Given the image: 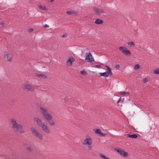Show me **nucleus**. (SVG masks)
Here are the masks:
<instances>
[{
	"instance_id": "10",
	"label": "nucleus",
	"mask_w": 159,
	"mask_h": 159,
	"mask_svg": "<svg viewBox=\"0 0 159 159\" xmlns=\"http://www.w3.org/2000/svg\"><path fill=\"white\" fill-rule=\"evenodd\" d=\"M74 58L72 57H70L69 58L66 62V65L68 66H72L73 63L75 61Z\"/></svg>"
},
{
	"instance_id": "26",
	"label": "nucleus",
	"mask_w": 159,
	"mask_h": 159,
	"mask_svg": "<svg viewBox=\"0 0 159 159\" xmlns=\"http://www.w3.org/2000/svg\"><path fill=\"white\" fill-rule=\"evenodd\" d=\"M154 73L155 74H159V69H157L154 70Z\"/></svg>"
},
{
	"instance_id": "28",
	"label": "nucleus",
	"mask_w": 159,
	"mask_h": 159,
	"mask_svg": "<svg viewBox=\"0 0 159 159\" xmlns=\"http://www.w3.org/2000/svg\"><path fill=\"white\" fill-rule=\"evenodd\" d=\"M140 66L138 64H137L135 65L134 66V69L135 70H137L139 68Z\"/></svg>"
},
{
	"instance_id": "19",
	"label": "nucleus",
	"mask_w": 159,
	"mask_h": 159,
	"mask_svg": "<svg viewBox=\"0 0 159 159\" xmlns=\"http://www.w3.org/2000/svg\"><path fill=\"white\" fill-rule=\"evenodd\" d=\"M38 7L40 9L45 10L46 9V8L45 6H42L40 4H39L38 5Z\"/></svg>"
},
{
	"instance_id": "1",
	"label": "nucleus",
	"mask_w": 159,
	"mask_h": 159,
	"mask_svg": "<svg viewBox=\"0 0 159 159\" xmlns=\"http://www.w3.org/2000/svg\"><path fill=\"white\" fill-rule=\"evenodd\" d=\"M10 121L11 122L12 128L15 132L19 134H23L25 133L22 125L18 124L16 119L11 118Z\"/></svg>"
},
{
	"instance_id": "18",
	"label": "nucleus",
	"mask_w": 159,
	"mask_h": 159,
	"mask_svg": "<svg viewBox=\"0 0 159 159\" xmlns=\"http://www.w3.org/2000/svg\"><path fill=\"white\" fill-rule=\"evenodd\" d=\"M66 13L70 15H74L75 14V11H68L66 12Z\"/></svg>"
},
{
	"instance_id": "6",
	"label": "nucleus",
	"mask_w": 159,
	"mask_h": 159,
	"mask_svg": "<svg viewBox=\"0 0 159 159\" xmlns=\"http://www.w3.org/2000/svg\"><path fill=\"white\" fill-rule=\"evenodd\" d=\"M22 88L25 91L33 92L34 90V89L33 86L28 84H24L22 86Z\"/></svg>"
},
{
	"instance_id": "31",
	"label": "nucleus",
	"mask_w": 159,
	"mask_h": 159,
	"mask_svg": "<svg viewBox=\"0 0 159 159\" xmlns=\"http://www.w3.org/2000/svg\"><path fill=\"white\" fill-rule=\"evenodd\" d=\"M61 36L62 37H67V34H63Z\"/></svg>"
},
{
	"instance_id": "21",
	"label": "nucleus",
	"mask_w": 159,
	"mask_h": 159,
	"mask_svg": "<svg viewBox=\"0 0 159 159\" xmlns=\"http://www.w3.org/2000/svg\"><path fill=\"white\" fill-rule=\"evenodd\" d=\"M100 157L103 159H108L109 158L102 153L99 154Z\"/></svg>"
},
{
	"instance_id": "17",
	"label": "nucleus",
	"mask_w": 159,
	"mask_h": 159,
	"mask_svg": "<svg viewBox=\"0 0 159 159\" xmlns=\"http://www.w3.org/2000/svg\"><path fill=\"white\" fill-rule=\"evenodd\" d=\"M103 23V21L100 19H97L95 21V23L97 24H101Z\"/></svg>"
},
{
	"instance_id": "15",
	"label": "nucleus",
	"mask_w": 159,
	"mask_h": 159,
	"mask_svg": "<svg viewBox=\"0 0 159 159\" xmlns=\"http://www.w3.org/2000/svg\"><path fill=\"white\" fill-rule=\"evenodd\" d=\"M127 136L128 137L131 138L136 139L138 137L137 135L135 134H128L127 135Z\"/></svg>"
},
{
	"instance_id": "30",
	"label": "nucleus",
	"mask_w": 159,
	"mask_h": 159,
	"mask_svg": "<svg viewBox=\"0 0 159 159\" xmlns=\"http://www.w3.org/2000/svg\"><path fill=\"white\" fill-rule=\"evenodd\" d=\"M120 67L119 65H116L115 66V68L117 69H119Z\"/></svg>"
},
{
	"instance_id": "16",
	"label": "nucleus",
	"mask_w": 159,
	"mask_h": 159,
	"mask_svg": "<svg viewBox=\"0 0 159 159\" xmlns=\"http://www.w3.org/2000/svg\"><path fill=\"white\" fill-rule=\"evenodd\" d=\"M99 74L101 75V76H103L105 77H107L108 75V72H105L104 73H100Z\"/></svg>"
},
{
	"instance_id": "12",
	"label": "nucleus",
	"mask_w": 159,
	"mask_h": 159,
	"mask_svg": "<svg viewBox=\"0 0 159 159\" xmlns=\"http://www.w3.org/2000/svg\"><path fill=\"white\" fill-rule=\"evenodd\" d=\"M42 130L44 132L47 133H50L51 132L50 129L44 123L40 127Z\"/></svg>"
},
{
	"instance_id": "35",
	"label": "nucleus",
	"mask_w": 159,
	"mask_h": 159,
	"mask_svg": "<svg viewBox=\"0 0 159 159\" xmlns=\"http://www.w3.org/2000/svg\"><path fill=\"white\" fill-rule=\"evenodd\" d=\"M95 66L98 68H99L101 66L100 65H97Z\"/></svg>"
},
{
	"instance_id": "37",
	"label": "nucleus",
	"mask_w": 159,
	"mask_h": 159,
	"mask_svg": "<svg viewBox=\"0 0 159 159\" xmlns=\"http://www.w3.org/2000/svg\"><path fill=\"white\" fill-rule=\"evenodd\" d=\"M33 31V29H29V32H31L32 31Z\"/></svg>"
},
{
	"instance_id": "29",
	"label": "nucleus",
	"mask_w": 159,
	"mask_h": 159,
	"mask_svg": "<svg viewBox=\"0 0 159 159\" xmlns=\"http://www.w3.org/2000/svg\"><path fill=\"white\" fill-rule=\"evenodd\" d=\"M148 80L147 78L144 79L143 80L144 83H145L148 81Z\"/></svg>"
},
{
	"instance_id": "14",
	"label": "nucleus",
	"mask_w": 159,
	"mask_h": 159,
	"mask_svg": "<svg viewBox=\"0 0 159 159\" xmlns=\"http://www.w3.org/2000/svg\"><path fill=\"white\" fill-rule=\"evenodd\" d=\"M37 77H39L40 78H45L47 77V76L43 74H39L38 73L35 74Z\"/></svg>"
},
{
	"instance_id": "22",
	"label": "nucleus",
	"mask_w": 159,
	"mask_h": 159,
	"mask_svg": "<svg viewBox=\"0 0 159 159\" xmlns=\"http://www.w3.org/2000/svg\"><path fill=\"white\" fill-rule=\"evenodd\" d=\"M128 44L129 45L132 46V47H134V43L133 42H129L128 43Z\"/></svg>"
},
{
	"instance_id": "3",
	"label": "nucleus",
	"mask_w": 159,
	"mask_h": 159,
	"mask_svg": "<svg viewBox=\"0 0 159 159\" xmlns=\"http://www.w3.org/2000/svg\"><path fill=\"white\" fill-rule=\"evenodd\" d=\"M92 140L89 136H86L83 141L82 144L85 148L88 150H91L92 148Z\"/></svg>"
},
{
	"instance_id": "23",
	"label": "nucleus",
	"mask_w": 159,
	"mask_h": 159,
	"mask_svg": "<svg viewBox=\"0 0 159 159\" xmlns=\"http://www.w3.org/2000/svg\"><path fill=\"white\" fill-rule=\"evenodd\" d=\"M80 73L83 75H86L87 74L86 71L84 70H81L80 71Z\"/></svg>"
},
{
	"instance_id": "32",
	"label": "nucleus",
	"mask_w": 159,
	"mask_h": 159,
	"mask_svg": "<svg viewBox=\"0 0 159 159\" xmlns=\"http://www.w3.org/2000/svg\"><path fill=\"white\" fill-rule=\"evenodd\" d=\"M99 135H101V136H103L105 135V134H103L102 132V133H100Z\"/></svg>"
},
{
	"instance_id": "24",
	"label": "nucleus",
	"mask_w": 159,
	"mask_h": 159,
	"mask_svg": "<svg viewBox=\"0 0 159 159\" xmlns=\"http://www.w3.org/2000/svg\"><path fill=\"white\" fill-rule=\"evenodd\" d=\"M26 149L29 152H31L33 150L32 148L30 146H27L26 147Z\"/></svg>"
},
{
	"instance_id": "20",
	"label": "nucleus",
	"mask_w": 159,
	"mask_h": 159,
	"mask_svg": "<svg viewBox=\"0 0 159 159\" xmlns=\"http://www.w3.org/2000/svg\"><path fill=\"white\" fill-rule=\"evenodd\" d=\"M106 67H107V70L108 71V75L109 74L110 75H112V73L111 71V69L108 66H107Z\"/></svg>"
},
{
	"instance_id": "25",
	"label": "nucleus",
	"mask_w": 159,
	"mask_h": 159,
	"mask_svg": "<svg viewBox=\"0 0 159 159\" xmlns=\"http://www.w3.org/2000/svg\"><path fill=\"white\" fill-rule=\"evenodd\" d=\"M95 132L96 134H98L99 135L100 134V133H102L101 130L99 129H97Z\"/></svg>"
},
{
	"instance_id": "34",
	"label": "nucleus",
	"mask_w": 159,
	"mask_h": 159,
	"mask_svg": "<svg viewBox=\"0 0 159 159\" xmlns=\"http://www.w3.org/2000/svg\"><path fill=\"white\" fill-rule=\"evenodd\" d=\"M121 98H120V99L117 101V103L118 104L121 101Z\"/></svg>"
},
{
	"instance_id": "36",
	"label": "nucleus",
	"mask_w": 159,
	"mask_h": 159,
	"mask_svg": "<svg viewBox=\"0 0 159 159\" xmlns=\"http://www.w3.org/2000/svg\"><path fill=\"white\" fill-rule=\"evenodd\" d=\"M0 25H2V26H3L4 25V23L3 22H0Z\"/></svg>"
},
{
	"instance_id": "2",
	"label": "nucleus",
	"mask_w": 159,
	"mask_h": 159,
	"mask_svg": "<svg viewBox=\"0 0 159 159\" xmlns=\"http://www.w3.org/2000/svg\"><path fill=\"white\" fill-rule=\"evenodd\" d=\"M41 112L43 114L44 117L51 125H55L54 122L52 120V117L50 114L48 113L47 110L42 107H40Z\"/></svg>"
},
{
	"instance_id": "8",
	"label": "nucleus",
	"mask_w": 159,
	"mask_h": 159,
	"mask_svg": "<svg viewBox=\"0 0 159 159\" xmlns=\"http://www.w3.org/2000/svg\"><path fill=\"white\" fill-rule=\"evenodd\" d=\"M85 60L87 62H93L94 61V59L92 57L91 53L90 52L86 53Z\"/></svg>"
},
{
	"instance_id": "7",
	"label": "nucleus",
	"mask_w": 159,
	"mask_h": 159,
	"mask_svg": "<svg viewBox=\"0 0 159 159\" xmlns=\"http://www.w3.org/2000/svg\"><path fill=\"white\" fill-rule=\"evenodd\" d=\"M119 49L125 56H128L131 54L130 51L125 47H119Z\"/></svg>"
},
{
	"instance_id": "27",
	"label": "nucleus",
	"mask_w": 159,
	"mask_h": 159,
	"mask_svg": "<svg viewBox=\"0 0 159 159\" xmlns=\"http://www.w3.org/2000/svg\"><path fill=\"white\" fill-rule=\"evenodd\" d=\"M120 93L121 95L129 94V93L125 92H120Z\"/></svg>"
},
{
	"instance_id": "11",
	"label": "nucleus",
	"mask_w": 159,
	"mask_h": 159,
	"mask_svg": "<svg viewBox=\"0 0 159 159\" xmlns=\"http://www.w3.org/2000/svg\"><path fill=\"white\" fill-rule=\"evenodd\" d=\"M34 120L36 122L37 125L40 127H41L45 123L43 122L38 117L34 118Z\"/></svg>"
},
{
	"instance_id": "5",
	"label": "nucleus",
	"mask_w": 159,
	"mask_h": 159,
	"mask_svg": "<svg viewBox=\"0 0 159 159\" xmlns=\"http://www.w3.org/2000/svg\"><path fill=\"white\" fill-rule=\"evenodd\" d=\"M4 57L7 61L9 62H11L13 60V56L12 54H10L7 52H5L4 54Z\"/></svg>"
},
{
	"instance_id": "9",
	"label": "nucleus",
	"mask_w": 159,
	"mask_h": 159,
	"mask_svg": "<svg viewBox=\"0 0 159 159\" xmlns=\"http://www.w3.org/2000/svg\"><path fill=\"white\" fill-rule=\"evenodd\" d=\"M115 150L124 157H127L128 156V153L127 152L121 149H115Z\"/></svg>"
},
{
	"instance_id": "38",
	"label": "nucleus",
	"mask_w": 159,
	"mask_h": 159,
	"mask_svg": "<svg viewBox=\"0 0 159 159\" xmlns=\"http://www.w3.org/2000/svg\"><path fill=\"white\" fill-rule=\"evenodd\" d=\"M54 0H50L51 2H53Z\"/></svg>"
},
{
	"instance_id": "13",
	"label": "nucleus",
	"mask_w": 159,
	"mask_h": 159,
	"mask_svg": "<svg viewBox=\"0 0 159 159\" xmlns=\"http://www.w3.org/2000/svg\"><path fill=\"white\" fill-rule=\"evenodd\" d=\"M96 14L100 15L104 12V11L100 9H95L94 10Z\"/></svg>"
},
{
	"instance_id": "33",
	"label": "nucleus",
	"mask_w": 159,
	"mask_h": 159,
	"mask_svg": "<svg viewBox=\"0 0 159 159\" xmlns=\"http://www.w3.org/2000/svg\"><path fill=\"white\" fill-rule=\"evenodd\" d=\"M44 26L45 28H47L49 27V25L47 24H45L44 25Z\"/></svg>"
},
{
	"instance_id": "4",
	"label": "nucleus",
	"mask_w": 159,
	"mask_h": 159,
	"mask_svg": "<svg viewBox=\"0 0 159 159\" xmlns=\"http://www.w3.org/2000/svg\"><path fill=\"white\" fill-rule=\"evenodd\" d=\"M31 130L34 136L40 140H43V135L42 133L39 132L34 128H31Z\"/></svg>"
}]
</instances>
